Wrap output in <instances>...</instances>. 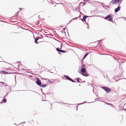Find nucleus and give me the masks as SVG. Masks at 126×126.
I'll list each match as a JSON object with an SVG mask.
<instances>
[{"instance_id":"obj_15","label":"nucleus","mask_w":126,"mask_h":126,"mask_svg":"<svg viewBox=\"0 0 126 126\" xmlns=\"http://www.w3.org/2000/svg\"><path fill=\"white\" fill-rule=\"evenodd\" d=\"M60 48H57L56 49V50L58 52H60V51L61 49H60Z\"/></svg>"},{"instance_id":"obj_38","label":"nucleus","mask_w":126,"mask_h":126,"mask_svg":"<svg viewBox=\"0 0 126 126\" xmlns=\"http://www.w3.org/2000/svg\"><path fill=\"white\" fill-rule=\"evenodd\" d=\"M19 91L18 90V91Z\"/></svg>"},{"instance_id":"obj_2","label":"nucleus","mask_w":126,"mask_h":126,"mask_svg":"<svg viewBox=\"0 0 126 126\" xmlns=\"http://www.w3.org/2000/svg\"><path fill=\"white\" fill-rule=\"evenodd\" d=\"M101 88L105 90L107 93L110 92L111 91V89L109 88L103 86L101 87Z\"/></svg>"},{"instance_id":"obj_32","label":"nucleus","mask_w":126,"mask_h":126,"mask_svg":"<svg viewBox=\"0 0 126 126\" xmlns=\"http://www.w3.org/2000/svg\"><path fill=\"white\" fill-rule=\"evenodd\" d=\"M110 104V105H112V106H113V105H112L111 104Z\"/></svg>"},{"instance_id":"obj_22","label":"nucleus","mask_w":126,"mask_h":126,"mask_svg":"<svg viewBox=\"0 0 126 126\" xmlns=\"http://www.w3.org/2000/svg\"><path fill=\"white\" fill-rule=\"evenodd\" d=\"M18 14V13H16L15 15V16H16Z\"/></svg>"},{"instance_id":"obj_8","label":"nucleus","mask_w":126,"mask_h":126,"mask_svg":"<svg viewBox=\"0 0 126 126\" xmlns=\"http://www.w3.org/2000/svg\"><path fill=\"white\" fill-rule=\"evenodd\" d=\"M47 85L46 84H41V85H40V86L42 87H45L47 86Z\"/></svg>"},{"instance_id":"obj_16","label":"nucleus","mask_w":126,"mask_h":126,"mask_svg":"<svg viewBox=\"0 0 126 126\" xmlns=\"http://www.w3.org/2000/svg\"><path fill=\"white\" fill-rule=\"evenodd\" d=\"M53 80V81L52 82L51 81H50V80H48V82H49L50 83H53L54 82V81L53 80Z\"/></svg>"},{"instance_id":"obj_1","label":"nucleus","mask_w":126,"mask_h":126,"mask_svg":"<svg viewBox=\"0 0 126 126\" xmlns=\"http://www.w3.org/2000/svg\"><path fill=\"white\" fill-rule=\"evenodd\" d=\"M81 75L85 77H87L89 76L88 74L86 73V69L85 68H82L81 69Z\"/></svg>"},{"instance_id":"obj_31","label":"nucleus","mask_w":126,"mask_h":126,"mask_svg":"<svg viewBox=\"0 0 126 126\" xmlns=\"http://www.w3.org/2000/svg\"><path fill=\"white\" fill-rule=\"evenodd\" d=\"M25 123V122H23V123Z\"/></svg>"},{"instance_id":"obj_35","label":"nucleus","mask_w":126,"mask_h":126,"mask_svg":"<svg viewBox=\"0 0 126 126\" xmlns=\"http://www.w3.org/2000/svg\"><path fill=\"white\" fill-rule=\"evenodd\" d=\"M109 104H108V103H107V104H108V105H109Z\"/></svg>"},{"instance_id":"obj_36","label":"nucleus","mask_w":126,"mask_h":126,"mask_svg":"<svg viewBox=\"0 0 126 126\" xmlns=\"http://www.w3.org/2000/svg\"><path fill=\"white\" fill-rule=\"evenodd\" d=\"M14 124H15V125H16V124H15V123H14Z\"/></svg>"},{"instance_id":"obj_12","label":"nucleus","mask_w":126,"mask_h":126,"mask_svg":"<svg viewBox=\"0 0 126 126\" xmlns=\"http://www.w3.org/2000/svg\"><path fill=\"white\" fill-rule=\"evenodd\" d=\"M77 81L78 83H79L80 82V81L79 80H80L81 81H82L81 79L80 78H78L77 79Z\"/></svg>"},{"instance_id":"obj_20","label":"nucleus","mask_w":126,"mask_h":126,"mask_svg":"<svg viewBox=\"0 0 126 126\" xmlns=\"http://www.w3.org/2000/svg\"><path fill=\"white\" fill-rule=\"evenodd\" d=\"M29 91H31L32 92H35V93H37L36 92H34V91H32V90H29Z\"/></svg>"},{"instance_id":"obj_18","label":"nucleus","mask_w":126,"mask_h":126,"mask_svg":"<svg viewBox=\"0 0 126 126\" xmlns=\"http://www.w3.org/2000/svg\"><path fill=\"white\" fill-rule=\"evenodd\" d=\"M7 101V100L6 99H4L3 100V102L4 103H5Z\"/></svg>"},{"instance_id":"obj_17","label":"nucleus","mask_w":126,"mask_h":126,"mask_svg":"<svg viewBox=\"0 0 126 126\" xmlns=\"http://www.w3.org/2000/svg\"><path fill=\"white\" fill-rule=\"evenodd\" d=\"M60 52L64 53H65L66 52V51L64 50H61Z\"/></svg>"},{"instance_id":"obj_29","label":"nucleus","mask_w":126,"mask_h":126,"mask_svg":"<svg viewBox=\"0 0 126 126\" xmlns=\"http://www.w3.org/2000/svg\"><path fill=\"white\" fill-rule=\"evenodd\" d=\"M23 91H27V90H23Z\"/></svg>"},{"instance_id":"obj_34","label":"nucleus","mask_w":126,"mask_h":126,"mask_svg":"<svg viewBox=\"0 0 126 126\" xmlns=\"http://www.w3.org/2000/svg\"><path fill=\"white\" fill-rule=\"evenodd\" d=\"M83 82H85V81H84Z\"/></svg>"},{"instance_id":"obj_23","label":"nucleus","mask_w":126,"mask_h":126,"mask_svg":"<svg viewBox=\"0 0 126 126\" xmlns=\"http://www.w3.org/2000/svg\"><path fill=\"white\" fill-rule=\"evenodd\" d=\"M61 48H62V46L63 45V44L61 43Z\"/></svg>"},{"instance_id":"obj_3","label":"nucleus","mask_w":126,"mask_h":126,"mask_svg":"<svg viewBox=\"0 0 126 126\" xmlns=\"http://www.w3.org/2000/svg\"><path fill=\"white\" fill-rule=\"evenodd\" d=\"M64 77L68 80L71 81L72 82H75V81L70 78L68 76L66 75H64Z\"/></svg>"},{"instance_id":"obj_6","label":"nucleus","mask_w":126,"mask_h":126,"mask_svg":"<svg viewBox=\"0 0 126 126\" xmlns=\"http://www.w3.org/2000/svg\"><path fill=\"white\" fill-rule=\"evenodd\" d=\"M120 9V6L119 5H118L117 8H116L115 9V13L118 12Z\"/></svg>"},{"instance_id":"obj_24","label":"nucleus","mask_w":126,"mask_h":126,"mask_svg":"<svg viewBox=\"0 0 126 126\" xmlns=\"http://www.w3.org/2000/svg\"><path fill=\"white\" fill-rule=\"evenodd\" d=\"M0 83H2L3 84V82H0Z\"/></svg>"},{"instance_id":"obj_25","label":"nucleus","mask_w":126,"mask_h":126,"mask_svg":"<svg viewBox=\"0 0 126 126\" xmlns=\"http://www.w3.org/2000/svg\"><path fill=\"white\" fill-rule=\"evenodd\" d=\"M81 20L82 21H83L84 20L83 18V19H81Z\"/></svg>"},{"instance_id":"obj_26","label":"nucleus","mask_w":126,"mask_h":126,"mask_svg":"<svg viewBox=\"0 0 126 126\" xmlns=\"http://www.w3.org/2000/svg\"><path fill=\"white\" fill-rule=\"evenodd\" d=\"M84 103V102H83V103H80V104H83V103Z\"/></svg>"},{"instance_id":"obj_7","label":"nucleus","mask_w":126,"mask_h":126,"mask_svg":"<svg viewBox=\"0 0 126 126\" xmlns=\"http://www.w3.org/2000/svg\"><path fill=\"white\" fill-rule=\"evenodd\" d=\"M112 15L111 14H109V15L107 16L105 18V19H106L112 17Z\"/></svg>"},{"instance_id":"obj_19","label":"nucleus","mask_w":126,"mask_h":126,"mask_svg":"<svg viewBox=\"0 0 126 126\" xmlns=\"http://www.w3.org/2000/svg\"><path fill=\"white\" fill-rule=\"evenodd\" d=\"M108 20L110 21H112V18H110Z\"/></svg>"},{"instance_id":"obj_9","label":"nucleus","mask_w":126,"mask_h":126,"mask_svg":"<svg viewBox=\"0 0 126 126\" xmlns=\"http://www.w3.org/2000/svg\"><path fill=\"white\" fill-rule=\"evenodd\" d=\"M43 94L42 95V101H46V100H44L43 99V98H46V95H45V94Z\"/></svg>"},{"instance_id":"obj_5","label":"nucleus","mask_w":126,"mask_h":126,"mask_svg":"<svg viewBox=\"0 0 126 126\" xmlns=\"http://www.w3.org/2000/svg\"><path fill=\"white\" fill-rule=\"evenodd\" d=\"M120 2V0H115L112 3L113 4H118Z\"/></svg>"},{"instance_id":"obj_13","label":"nucleus","mask_w":126,"mask_h":126,"mask_svg":"<svg viewBox=\"0 0 126 126\" xmlns=\"http://www.w3.org/2000/svg\"><path fill=\"white\" fill-rule=\"evenodd\" d=\"M89 53H86L84 56L83 58V59H84L88 55V54Z\"/></svg>"},{"instance_id":"obj_27","label":"nucleus","mask_w":126,"mask_h":126,"mask_svg":"<svg viewBox=\"0 0 126 126\" xmlns=\"http://www.w3.org/2000/svg\"><path fill=\"white\" fill-rule=\"evenodd\" d=\"M124 18H125V20L126 21V18L125 17Z\"/></svg>"},{"instance_id":"obj_11","label":"nucleus","mask_w":126,"mask_h":126,"mask_svg":"<svg viewBox=\"0 0 126 126\" xmlns=\"http://www.w3.org/2000/svg\"><path fill=\"white\" fill-rule=\"evenodd\" d=\"M88 17V16L86 15L84 16L83 17V18L84 20L85 21V20L86 18Z\"/></svg>"},{"instance_id":"obj_37","label":"nucleus","mask_w":126,"mask_h":126,"mask_svg":"<svg viewBox=\"0 0 126 126\" xmlns=\"http://www.w3.org/2000/svg\"><path fill=\"white\" fill-rule=\"evenodd\" d=\"M87 28H88V27H87Z\"/></svg>"},{"instance_id":"obj_28","label":"nucleus","mask_w":126,"mask_h":126,"mask_svg":"<svg viewBox=\"0 0 126 126\" xmlns=\"http://www.w3.org/2000/svg\"><path fill=\"white\" fill-rule=\"evenodd\" d=\"M22 9V8H19V9L20 10H21Z\"/></svg>"},{"instance_id":"obj_10","label":"nucleus","mask_w":126,"mask_h":126,"mask_svg":"<svg viewBox=\"0 0 126 126\" xmlns=\"http://www.w3.org/2000/svg\"><path fill=\"white\" fill-rule=\"evenodd\" d=\"M0 72L1 73H2L3 74H6V73H8L7 72H6L4 71H1Z\"/></svg>"},{"instance_id":"obj_4","label":"nucleus","mask_w":126,"mask_h":126,"mask_svg":"<svg viewBox=\"0 0 126 126\" xmlns=\"http://www.w3.org/2000/svg\"><path fill=\"white\" fill-rule=\"evenodd\" d=\"M37 80L36 82V83L39 86H40L41 85V82L39 80V79L38 78H37Z\"/></svg>"},{"instance_id":"obj_33","label":"nucleus","mask_w":126,"mask_h":126,"mask_svg":"<svg viewBox=\"0 0 126 126\" xmlns=\"http://www.w3.org/2000/svg\"><path fill=\"white\" fill-rule=\"evenodd\" d=\"M81 3H82L81 2L80 3V4H81Z\"/></svg>"},{"instance_id":"obj_21","label":"nucleus","mask_w":126,"mask_h":126,"mask_svg":"<svg viewBox=\"0 0 126 126\" xmlns=\"http://www.w3.org/2000/svg\"><path fill=\"white\" fill-rule=\"evenodd\" d=\"M85 66V65L84 64H82V67H84Z\"/></svg>"},{"instance_id":"obj_14","label":"nucleus","mask_w":126,"mask_h":126,"mask_svg":"<svg viewBox=\"0 0 126 126\" xmlns=\"http://www.w3.org/2000/svg\"><path fill=\"white\" fill-rule=\"evenodd\" d=\"M39 39V38H36L35 39V43H36V44H37V40Z\"/></svg>"},{"instance_id":"obj_30","label":"nucleus","mask_w":126,"mask_h":126,"mask_svg":"<svg viewBox=\"0 0 126 126\" xmlns=\"http://www.w3.org/2000/svg\"><path fill=\"white\" fill-rule=\"evenodd\" d=\"M125 110V111H126V109H125V110Z\"/></svg>"}]
</instances>
